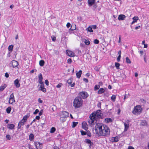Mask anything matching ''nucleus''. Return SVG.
Instances as JSON below:
<instances>
[{
	"instance_id": "4d7b16f0",
	"label": "nucleus",
	"mask_w": 149,
	"mask_h": 149,
	"mask_svg": "<svg viewBox=\"0 0 149 149\" xmlns=\"http://www.w3.org/2000/svg\"><path fill=\"white\" fill-rule=\"evenodd\" d=\"M121 56H118V57L117 60L118 62H119L120 61V59L121 58Z\"/></svg>"
},
{
	"instance_id": "473e14b6",
	"label": "nucleus",
	"mask_w": 149,
	"mask_h": 149,
	"mask_svg": "<svg viewBox=\"0 0 149 149\" xmlns=\"http://www.w3.org/2000/svg\"><path fill=\"white\" fill-rule=\"evenodd\" d=\"M78 124V122H73L72 125V127L74 128V127H75Z\"/></svg>"
},
{
	"instance_id": "f704fd0d",
	"label": "nucleus",
	"mask_w": 149,
	"mask_h": 149,
	"mask_svg": "<svg viewBox=\"0 0 149 149\" xmlns=\"http://www.w3.org/2000/svg\"><path fill=\"white\" fill-rule=\"evenodd\" d=\"M126 62L128 63H131V62L130 60L128 57H126Z\"/></svg>"
},
{
	"instance_id": "6ab92c4d",
	"label": "nucleus",
	"mask_w": 149,
	"mask_h": 149,
	"mask_svg": "<svg viewBox=\"0 0 149 149\" xmlns=\"http://www.w3.org/2000/svg\"><path fill=\"white\" fill-rule=\"evenodd\" d=\"M139 19V17L138 16H134L133 18V21L132 22L131 24H132L136 22Z\"/></svg>"
},
{
	"instance_id": "f8f14e48",
	"label": "nucleus",
	"mask_w": 149,
	"mask_h": 149,
	"mask_svg": "<svg viewBox=\"0 0 149 149\" xmlns=\"http://www.w3.org/2000/svg\"><path fill=\"white\" fill-rule=\"evenodd\" d=\"M11 62L13 68L17 67L18 65V62L16 61L13 60Z\"/></svg>"
},
{
	"instance_id": "b1692460",
	"label": "nucleus",
	"mask_w": 149,
	"mask_h": 149,
	"mask_svg": "<svg viewBox=\"0 0 149 149\" xmlns=\"http://www.w3.org/2000/svg\"><path fill=\"white\" fill-rule=\"evenodd\" d=\"M6 87V84H4L3 85H2L0 87V91H2Z\"/></svg>"
},
{
	"instance_id": "a211bd4d",
	"label": "nucleus",
	"mask_w": 149,
	"mask_h": 149,
	"mask_svg": "<svg viewBox=\"0 0 149 149\" xmlns=\"http://www.w3.org/2000/svg\"><path fill=\"white\" fill-rule=\"evenodd\" d=\"M15 127V125L12 124H9L7 125V127L10 130H13V129Z\"/></svg>"
},
{
	"instance_id": "864d4df0",
	"label": "nucleus",
	"mask_w": 149,
	"mask_h": 149,
	"mask_svg": "<svg viewBox=\"0 0 149 149\" xmlns=\"http://www.w3.org/2000/svg\"><path fill=\"white\" fill-rule=\"evenodd\" d=\"M60 120L61 121H62L63 122L65 121L66 120V118H61V117H60Z\"/></svg>"
},
{
	"instance_id": "49530a36",
	"label": "nucleus",
	"mask_w": 149,
	"mask_h": 149,
	"mask_svg": "<svg viewBox=\"0 0 149 149\" xmlns=\"http://www.w3.org/2000/svg\"><path fill=\"white\" fill-rule=\"evenodd\" d=\"M39 83L41 84L40 86V88H41L42 87V88L44 87V84L43 82H40V83Z\"/></svg>"
},
{
	"instance_id": "f3484780",
	"label": "nucleus",
	"mask_w": 149,
	"mask_h": 149,
	"mask_svg": "<svg viewBox=\"0 0 149 149\" xmlns=\"http://www.w3.org/2000/svg\"><path fill=\"white\" fill-rule=\"evenodd\" d=\"M73 106L75 108H78L81 106L82 103H73Z\"/></svg>"
},
{
	"instance_id": "8fccbe9b",
	"label": "nucleus",
	"mask_w": 149,
	"mask_h": 149,
	"mask_svg": "<svg viewBox=\"0 0 149 149\" xmlns=\"http://www.w3.org/2000/svg\"><path fill=\"white\" fill-rule=\"evenodd\" d=\"M39 112V110L38 109H36L35 111L33 112V114L35 115L36 114Z\"/></svg>"
},
{
	"instance_id": "5701e85b",
	"label": "nucleus",
	"mask_w": 149,
	"mask_h": 149,
	"mask_svg": "<svg viewBox=\"0 0 149 149\" xmlns=\"http://www.w3.org/2000/svg\"><path fill=\"white\" fill-rule=\"evenodd\" d=\"M76 25L75 24H72L70 29H69V31L71 30L73 31L76 29Z\"/></svg>"
},
{
	"instance_id": "f257e3e1",
	"label": "nucleus",
	"mask_w": 149,
	"mask_h": 149,
	"mask_svg": "<svg viewBox=\"0 0 149 149\" xmlns=\"http://www.w3.org/2000/svg\"><path fill=\"white\" fill-rule=\"evenodd\" d=\"M95 130L100 136L108 137L109 136L110 130L108 127L101 123H97L95 126Z\"/></svg>"
},
{
	"instance_id": "39448f33",
	"label": "nucleus",
	"mask_w": 149,
	"mask_h": 149,
	"mask_svg": "<svg viewBox=\"0 0 149 149\" xmlns=\"http://www.w3.org/2000/svg\"><path fill=\"white\" fill-rule=\"evenodd\" d=\"M80 97L81 98L85 99L88 96V95L87 92H80L79 93Z\"/></svg>"
},
{
	"instance_id": "13d9d810",
	"label": "nucleus",
	"mask_w": 149,
	"mask_h": 149,
	"mask_svg": "<svg viewBox=\"0 0 149 149\" xmlns=\"http://www.w3.org/2000/svg\"><path fill=\"white\" fill-rule=\"evenodd\" d=\"M91 27L92 28L94 29H96L97 27V26L96 25H92Z\"/></svg>"
},
{
	"instance_id": "ea45409f",
	"label": "nucleus",
	"mask_w": 149,
	"mask_h": 149,
	"mask_svg": "<svg viewBox=\"0 0 149 149\" xmlns=\"http://www.w3.org/2000/svg\"><path fill=\"white\" fill-rule=\"evenodd\" d=\"M93 5V10H95L96 8H97V6L96 3H94Z\"/></svg>"
},
{
	"instance_id": "9b49d317",
	"label": "nucleus",
	"mask_w": 149,
	"mask_h": 149,
	"mask_svg": "<svg viewBox=\"0 0 149 149\" xmlns=\"http://www.w3.org/2000/svg\"><path fill=\"white\" fill-rule=\"evenodd\" d=\"M119 138L117 136H116L114 137H112L110 141L113 142H116L119 141Z\"/></svg>"
},
{
	"instance_id": "bb28decb",
	"label": "nucleus",
	"mask_w": 149,
	"mask_h": 149,
	"mask_svg": "<svg viewBox=\"0 0 149 149\" xmlns=\"http://www.w3.org/2000/svg\"><path fill=\"white\" fill-rule=\"evenodd\" d=\"M13 46L12 45H9L8 47V50L11 52L13 50Z\"/></svg>"
},
{
	"instance_id": "4c0bfd02",
	"label": "nucleus",
	"mask_w": 149,
	"mask_h": 149,
	"mask_svg": "<svg viewBox=\"0 0 149 149\" xmlns=\"http://www.w3.org/2000/svg\"><path fill=\"white\" fill-rule=\"evenodd\" d=\"M84 43L86 45H88L90 44V42L88 40H85Z\"/></svg>"
},
{
	"instance_id": "603ef678",
	"label": "nucleus",
	"mask_w": 149,
	"mask_h": 149,
	"mask_svg": "<svg viewBox=\"0 0 149 149\" xmlns=\"http://www.w3.org/2000/svg\"><path fill=\"white\" fill-rule=\"evenodd\" d=\"M6 137L8 140H10L11 139L10 136L9 135H6Z\"/></svg>"
},
{
	"instance_id": "58836bf2",
	"label": "nucleus",
	"mask_w": 149,
	"mask_h": 149,
	"mask_svg": "<svg viewBox=\"0 0 149 149\" xmlns=\"http://www.w3.org/2000/svg\"><path fill=\"white\" fill-rule=\"evenodd\" d=\"M116 97L115 95H113L111 97V99L113 102H114L116 99Z\"/></svg>"
},
{
	"instance_id": "6e6552de",
	"label": "nucleus",
	"mask_w": 149,
	"mask_h": 149,
	"mask_svg": "<svg viewBox=\"0 0 149 149\" xmlns=\"http://www.w3.org/2000/svg\"><path fill=\"white\" fill-rule=\"evenodd\" d=\"M69 113L66 111H63L61 112V117L62 118H66L68 117Z\"/></svg>"
},
{
	"instance_id": "ddd939ff",
	"label": "nucleus",
	"mask_w": 149,
	"mask_h": 149,
	"mask_svg": "<svg viewBox=\"0 0 149 149\" xmlns=\"http://www.w3.org/2000/svg\"><path fill=\"white\" fill-rule=\"evenodd\" d=\"M82 100L81 98L80 97H76L74 100L73 102H82Z\"/></svg>"
},
{
	"instance_id": "0e129e2a",
	"label": "nucleus",
	"mask_w": 149,
	"mask_h": 149,
	"mask_svg": "<svg viewBox=\"0 0 149 149\" xmlns=\"http://www.w3.org/2000/svg\"><path fill=\"white\" fill-rule=\"evenodd\" d=\"M75 84V83H73L72 84V83L69 85L71 87H73L74 86Z\"/></svg>"
},
{
	"instance_id": "a18cd8bd",
	"label": "nucleus",
	"mask_w": 149,
	"mask_h": 149,
	"mask_svg": "<svg viewBox=\"0 0 149 149\" xmlns=\"http://www.w3.org/2000/svg\"><path fill=\"white\" fill-rule=\"evenodd\" d=\"M81 134L82 135H84L86 134V132L84 131L83 130L81 131Z\"/></svg>"
},
{
	"instance_id": "7c9ffc66",
	"label": "nucleus",
	"mask_w": 149,
	"mask_h": 149,
	"mask_svg": "<svg viewBox=\"0 0 149 149\" xmlns=\"http://www.w3.org/2000/svg\"><path fill=\"white\" fill-rule=\"evenodd\" d=\"M34 138V135L32 134H31L29 136V139L31 141Z\"/></svg>"
},
{
	"instance_id": "9d476101",
	"label": "nucleus",
	"mask_w": 149,
	"mask_h": 149,
	"mask_svg": "<svg viewBox=\"0 0 149 149\" xmlns=\"http://www.w3.org/2000/svg\"><path fill=\"white\" fill-rule=\"evenodd\" d=\"M19 80L17 79H15L14 81V83L16 87L17 88H19L20 86V84L19 83Z\"/></svg>"
},
{
	"instance_id": "412c9836",
	"label": "nucleus",
	"mask_w": 149,
	"mask_h": 149,
	"mask_svg": "<svg viewBox=\"0 0 149 149\" xmlns=\"http://www.w3.org/2000/svg\"><path fill=\"white\" fill-rule=\"evenodd\" d=\"M38 82L39 83L43 82L42 81L43 77L42 76V75L41 73H40L38 75Z\"/></svg>"
},
{
	"instance_id": "052dcab7",
	"label": "nucleus",
	"mask_w": 149,
	"mask_h": 149,
	"mask_svg": "<svg viewBox=\"0 0 149 149\" xmlns=\"http://www.w3.org/2000/svg\"><path fill=\"white\" fill-rule=\"evenodd\" d=\"M83 79V81L86 83H88V81L87 79L84 78Z\"/></svg>"
},
{
	"instance_id": "e433bc0d",
	"label": "nucleus",
	"mask_w": 149,
	"mask_h": 149,
	"mask_svg": "<svg viewBox=\"0 0 149 149\" xmlns=\"http://www.w3.org/2000/svg\"><path fill=\"white\" fill-rule=\"evenodd\" d=\"M72 78H70L68 79L67 81V82L68 83V84L69 85L72 83Z\"/></svg>"
},
{
	"instance_id": "a19ab883",
	"label": "nucleus",
	"mask_w": 149,
	"mask_h": 149,
	"mask_svg": "<svg viewBox=\"0 0 149 149\" xmlns=\"http://www.w3.org/2000/svg\"><path fill=\"white\" fill-rule=\"evenodd\" d=\"M147 125V122L146 121H142L141 122V125L142 126L146 125Z\"/></svg>"
},
{
	"instance_id": "2f4dec72",
	"label": "nucleus",
	"mask_w": 149,
	"mask_h": 149,
	"mask_svg": "<svg viewBox=\"0 0 149 149\" xmlns=\"http://www.w3.org/2000/svg\"><path fill=\"white\" fill-rule=\"evenodd\" d=\"M11 109L10 107H8L6 109V111L7 113H10Z\"/></svg>"
},
{
	"instance_id": "dca6fc26",
	"label": "nucleus",
	"mask_w": 149,
	"mask_h": 149,
	"mask_svg": "<svg viewBox=\"0 0 149 149\" xmlns=\"http://www.w3.org/2000/svg\"><path fill=\"white\" fill-rule=\"evenodd\" d=\"M95 0H88V5L89 6H92V5L95 3Z\"/></svg>"
},
{
	"instance_id": "393cba45",
	"label": "nucleus",
	"mask_w": 149,
	"mask_h": 149,
	"mask_svg": "<svg viewBox=\"0 0 149 149\" xmlns=\"http://www.w3.org/2000/svg\"><path fill=\"white\" fill-rule=\"evenodd\" d=\"M105 122L107 123H109L112 122V120L110 118H107L105 119Z\"/></svg>"
},
{
	"instance_id": "7ed1b4c3",
	"label": "nucleus",
	"mask_w": 149,
	"mask_h": 149,
	"mask_svg": "<svg viewBox=\"0 0 149 149\" xmlns=\"http://www.w3.org/2000/svg\"><path fill=\"white\" fill-rule=\"evenodd\" d=\"M141 110L142 109L140 106H136L134 107L132 113L134 115H137L141 113Z\"/></svg>"
},
{
	"instance_id": "c756f323",
	"label": "nucleus",
	"mask_w": 149,
	"mask_h": 149,
	"mask_svg": "<svg viewBox=\"0 0 149 149\" xmlns=\"http://www.w3.org/2000/svg\"><path fill=\"white\" fill-rule=\"evenodd\" d=\"M115 66L117 69H119V67L120 65V64L119 63L116 62L115 63Z\"/></svg>"
},
{
	"instance_id": "20e7f679",
	"label": "nucleus",
	"mask_w": 149,
	"mask_h": 149,
	"mask_svg": "<svg viewBox=\"0 0 149 149\" xmlns=\"http://www.w3.org/2000/svg\"><path fill=\"white\" fill-rule=\"evenodd\" d=\"M29 116L27 115H26L24 116L23 119L19 122L17 128L18 129H20L22 125H23L24 124V123L26 121Z\"/></svg>"
},
{
	"instance_id": "37998d69",
	"label": "nucleus",
	"mask_w": 149,
	"mask_h": 149,
	"mask_svg": "<svg viewBox=\"0 0 149 149\" xmlns=\"http://www.w3.org/2000/svg\"><path fill=\"white\" fill-rule=\"evenodd\" d=\"M100 86L99 85H95L94 87V89L95 90H97L100 88Z\"/></svg>"
},
{
	"instance_id": "774afa93",
	"label": "nucleus",
	"mask_w": 149,
	"mask_h": 149,
	"mask_svg": "<svg viewBox=\"0 0 149 149\" xmlns=\"http://www.w3.org/2000/svg\"><path fill=\"white\" fill-rule=\"evenodd\" d=\"M128 149H134V148L132 146H130L128 147Z\"/></svg>"
},
{
	"instance_id": "c03bdc74",
	"label": "nucleus",
	"mask_w": 149,
	"mask_h": 149,
	"mask_svg": "<svg viewBox=\"0 0 149 149\" xmlns=\"http://www.w3.org/2000/svg\"><path fill=\"white\" fill-rule=\"evenodd\" d=\"M99 41L97 39H95L94 41V43L95 44H98L99 43Z\"/></svg>"
},
{
	"instance_id": "0eeeda50",
	"label": "nucleus",
	"mask_w": 149,
	"mask_h": 149,
	"mask_svg": "<svg viewBox=\"0 0 149 149\" xmlns=\"http://www.w3.org/2000/svg\"><path fill=\"white\" fill-rule=\"evenodd\" d=\"M130 121L129 120H127L125 121L124 123L125 126L124 131H127L129 127V123Z\"/></svg>"
},
{
	"instance_id": "f03ea898",
	"label": "nucleus",
	"mask_w": 149,
	"mask_h": 149,
	"mask_svg": "<svg viewBox=\"0 0 149 149\" xmlns=\"http://www.w3.org/2000/svg\"><path fill=\"white\" fill-rule=\"evenodd\" d=\"M102 114L101 110H98L96 111H94L90 115L89 120L88 122L90 124H92L95 120H97L98 119L101 118Z\"/></svg>"
},
{
	"instance_id": "69168bd1",
	"label": "nucleus",
	"mask_w": 149,
	"mask_h": 149,
	"mask_svg": "<svg viewBox=\"0 0 149 149\" xmlns=\"http://www.w3.org/2000/svg\"><path fill=\"white\" fill-rule=\"evenodd\" d=\"M43 111L42 110H41L39 113V116H41L42 114Z\"/></svg>"
},
{
	"instance_id": "5fc2aeb1",
	"label": "nucleus",
	"mask_w": 149,
	"mask_h": 149,
	"mask_svg": "<svg viewBox=\"0 0 149 149\" xmlns=\"http://www.w3.org/2000/svg\"><path fill=\"white\" fill-rule=\"evenodd\" d=\"M45 83L47 85V86H48L49 85V82L47 80H46L45 81Z\"/></svg>"
},
{
	"instance_id": "bf43d9fd",
	"label": "nucleus",
	"mask_w": 149,
	"mask_h": 149,
	"mask_svg": "<svg viewBox=\"0 0 149 149\" xmlns=\"http://www.w3.org/2000/svg\"><path fill=\"white\" fill-rule=\"evenodd\" d=\"M70 23L68 22L66 26L67 27V28H69V27H70Z\"/></svg>"
},
{
	"instance_id": "c85d7f7f",
	"label": "nucleus",
	"mask_w": 149,
	"mask_h": 149,
	"mask_svg": "<svg viewBox=\"0 0 149 149\" xmlns=\"http://www.w3.org/2000/svg\"><path fill=\"white\" fill-rule=\"evenodd\" d=\"M85 141L87 143L90 144V145H91V144H92V145H93V143L91 142L90 139H86L85 140Z\"/></svg>"
},
{
	"instance_id": "4be33fe9",
	"label": "nucleus",
	"mask_w": 149,
	"mask_h": 149,
	"mask_svg": "<svg viewBox=\"0 0 149 149\" xmlns=\"http://www.w3.org/2000/svg\"><path fill=\"white\" fill-rule=\"evenodd\" d=\"M82 126L84 130H86L87 129V125L86 122H84L82 123Z\"/></svg>"
},
{
	"instance_id": "de8ad7c7",
	"label": "nucleus",
	"mask_w": 149,
	"mask_h": 149,
	"mask_svg": "<svg viewBox=\"0 0 149 149\" xmlns=\"http://www.w3.org/2000/svg\"><path fill=\"white\" fill-rule=\"evenodd\" d=\"M51 38H52V41H53L54 42H55L56 41V37H55L54 36H52Z\"/></svg>"
},
{
	"instance_id": "6e6d98bb",
	"label": "nucleus",
	"mask_w": 149,
	"mask_h": 149,
	"mask_svg": "<svg viewBox=\"0 0 149 149\" xmlns=\"http://www.w3.org/2000/svg\"><path fill=\"white\" fill-rule=\"evenodd\" d=\"M62 85L61 83L59 84L56 86V87L58 88H60L61 86Z\"/></svg>"
},
{
	"instance_id": "423d86ee",
	"label": "nucleus",
	"mask_w": 149,
	"mask_h": 149,
	"mask_svg": "<svg viewBox=\"0 0 149 149\" xmlns=\"http://www.w3.org/2000/svg\"><path fill=\"white\" fill-rule=\"evenodd\" d=\"M34 144L35 145L37 149H42L43 147L42 144L39 142H34Z\"/></svg>"
},
{
	"instance_id": "680f3d73",
	"label": "nucleus",
	"mask_w": 149,
	"mask_h": 149,
	"mask_svg": "<svg viewBox=\"0 0 149 149\" xmlns=\"http://www.w3.org/2000/svg\"><path fill=\"white\" fill-rule=\"evenodd\" d=\"M119 40L118 42L119 43H120L121 42V36L120 35L119 36Z\"/></svg>"
},
{
	"instance_id": "3c124183",
	"label": "nucleus",
	"mask_w": 149,
	"mask_h": 149,
	"mask_svg": "<svg viewBox=\"0 0 149 149\" xmlns=\"http://www.w3.org/2000/svg\"><path fill=\"white\" fill-rule=\"evenodd\" d=\"M81 1H79V0L77 2V4L78 6H80L81 5Z\"/></svg>"
},
{
	"instance_id": "72a5a7b5",
	"label": "nucleus",
	"mask_w": 149,
	"mask_h": 149,
	"mask_svg": "<svg viewBox=\"0 0 149 149\" xmlns=\"http://www.w3.org/2000/svg\"><path fill=\"white\" fill-rule=\"evenodd\" d=\"M56 131V129L54 127H52L50 130V133H54Z\"/></svg>"
},
{
	"instance_id": "338daca9",
	"label": "nucleus",
	"mask_w": 149,
	"mask_h": 149,
	"mask_svg": "<svg viewBox=\"0 0 149 149\" xmlns=\"http://www.w3.org/2000/svg\"><path fill=\"white\" fill-rule=\"evenodd\" d=\"M118 56H121V51L120 50L118 52Z\"/></svg>"
},
{
	"instance_id": "cd10ccee",
	"label": "nucleus",
	"mask_w": 149,
	"mask_h": 149,
	"mask_svg": "<svg viewBox=\"0 0 149 149\" xmlns=\"http://www.w3.org/2000/svg\"><path fill=\"white\" fill-rule=\"evenodd\" d=\"M45 62L43 60H41L40 61L39 64L40 66H42L44 65Z\"/></svg>"
},
{
	"instance_id": "e2e57ef3",
	"label": "nucleus",
	"mask_w": 149,
	"mask_h": 149,
	"mask_svg": "<svg viewBox=\"0 0 149 149\" xmlns=\"http://www.w3.org/2000/svg\"><path fill=\"white\" fill-rule=\"evenodd\" d=\"M5 76L6 77L8 78L9 76V74L6 72L5 74Z\"/></svg>"
},
{
	"instance_id": "a878e982",
	"label": "nucleus",
	"mask_w": 149,
	"mask_h": 149,
	"mask_svg": "<svg viewBox=\"0 0 149 149\" xmlns=\"http://www.w3.org/2000/svg\"><path fill=\"white\" fill-rule=\"evenodd\" d=\"M104 91H105L104 89L102 88H100L99 90V91L98 92V93L99 94H101L103 93H104Z\"/></svg>"
},
{
	"instance_id": "1a4fd4ad",
	"label": "nucleus",
	"mask_w": 149,
	"mask_h": 149,
	"mask_svg": "<svg viewBox=\"0 0 149 149\" xmlns=\"http://www.w3.org/2000/svg\"><path fill=\"white\" fill-rule=\"evenodd\" d=\"M66 53L68 56L70 57H74L75 56L74 53L72 51L69 50H66Z\"/></svg>"
},
{
	"instance_id": "09e8293b",
	"label": "nucleus",
	"mask_w": 149,
	"mask_h": 149,
	"mask_svg": "<svg viewBox=\"0 0 149 149\" xmlns=\"http://www.w3.org/2000/svg\"><path fill=\"white\" fill-rule=\"evenodd\" d=\"M72 62V59L71 58H68L67 60V62L68 63L70 64Z\"/></svg>"
},
{
	"instance_id": "4468645a",
	"label": "nucleus",
	"mask_w": 149,
	"mask_h": 149,
	"mask_svg": "<svg viewBox=\"0 0 149 149\" xmlns=\"http://www.w3.org/2000/svg\"><path fill=\"white\" fill-rule=\"evenodd\" d=\"M15 102V100L14 98L13 93H12L10 95L8 102Z\"/></svg>"
},
{
	"instance_id": "79ce46f5",
	"label": "nucleus",
	"mask_w": 149,
	"mask_h": 149,
	"mask_svg": "<svg viewBox=\"0 0 149 149\" xmlns=\"http://www.w3.org/2000/svg\"><path fill=\"white\" fill-rule=\"evenodd\" d=\"M40 90L41 91H42V92L45 93L46 92V89L44 88V87H42V88H40Z\"/></svg>"
},
{
	"instance_id": "2eb2a0df",
	"label": "nucleus",
	"mask_w": 149,
	"mask_h": 149,
	"mask_svg": "<svg viewBox=\"0 0 149 149\" xmlns=\"http://www.w3.org/2000/svg\"><path fill=\"white\" fill-rule=\"evenodd\" d=\"M126 17L124 15L121 14L119 15L118 19L119 20H122L125 19Z\"/></svg>"
},
{
	"instance_id": "aec40b11",
	"label": "nucleus",
	"mask_w": 149,
	"mask_h": 149,
	"mask_svg": "<svg viewBox=\"0 0 149 149\" xmlns=\"http://www.w3.org/2000/svg\"><path fill=\"white\" fill-rule=\"evenodd\" d=\"M82 71L81 70H80L78 72H77L76 74L77 77L78 78H79L81 77L82 74Z\"/></svg>"
},
{
	"instance_id": "c9c22d12",
	"label": "nucleus",
	"mask_w": 149,
	"mask_h": 149,
	"mask_svg": "<svg viewBox=\"0 0 149 149\" xmlns=\"http://www.w3.org/2000/svg\"><path fill=\"white\" fill-rule=\"evenodd\" d=\"M87 30L88 31L93 32V31L92 30V28L91 26H89L87 29Z\"/></svg>"
}]
</instances>
